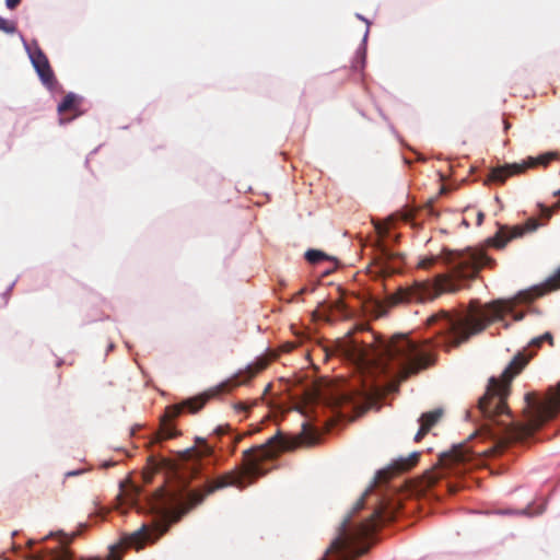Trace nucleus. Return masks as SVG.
<instances>
[{
  "instance_id": "obj_14",
  "label": "nucleus",
  "mask_w": 560,
  "mask_h": 560,
  "mask_svg": "<svg viewBox=\"0 0 560 560\" xmlns=\"http://www.w3.org/2000/svg\"><path fill=\"white\" fill-rule=\"evenodd\" d=\"M441 416V409H435L433 411L422 413L418 420L420 422V428L415 436V440L420 441V439L424 436V434L438 422Z\"/></svg>"
},
{
  "instance_id": "obj_9",
  "label": "nucleus",
  "mask_w": 560,
  "mask_h": 560,
  "mask_svg": "<svg viewBox=\"0 0 560 560\" xmlns=\"http://www.w3.org/2000/svg\"><path fill=\"white\" fill-rule=\"evenodd\" d=\"M372 395V390H345L336 389L329 396H322L320 399L331 409L340 408L343 405H350L353 408H360L361 405L366 402Z\"/></svg>"
},
{
  "instance_id": "obj_16",
  "label": "nucleus",
  "mask_w": 560,
  "mask_h": 560,
  "mask_svg": "<svg viewBox=\"0 0 560 560\" xmlns=\"http://www.w3.org/2000/svg\"><path fill=\"white\" fill-rule=\"evenodd\" d=\"M212 450L209 445L202 441V447L199 450H190L189 453V460L187 463V469L190 470L192 475H197L199 470V464L198 459L203 456H209L211 454Z\"/></svg>"
},
{
  "instance_id": "obj_34",
  "label": "nucleus",
  "mask_w": 560,
  "mask_h": 560,
  "mask_svg": "<svg viewBox=\"0 0 560 560\" xmlns=\"http://www.w3.org/2000/svg\"><path fill=\"white\" fill-rule=\"evenodd\" d=\"M72 537H74V534H71V537L68 535V538H69L68 542L71 540Z\"/></svg>"
},
{
  "instance_id": "obj_28",
  "label": "nucleus",
  "mask_w": 560,
  "mask_h": 560,
  "mask_svg": "<svg viewBox=\"0 0 560 560\" xmlns=\"http://www.w3.org/2000/svg\"><path fill=\"white\" fill-rule=\"evenodd\" d=\"M539 339L541 341H549L550 343H552V335L550 332L542 334L541 336H539Z\"/></svg>"
},
{
  "instance_id": "obj_5",
  "label": "nucleus",
  "mask_w": 560,
  "mask_h": 560,
  "mask_svg": "<svg viewBox=\"0 0 560 560\" xmlns=\"http://www.w3.org/2000/svg\"><path fill=\"white\" fill-rule=\"evenodd\" d=\"M442 259L450 268L448 276H439L435 280L415 281L412 285L400 287L392 298L393 303H424L443 292H456L460 288L456 281L472 279L480 268L492 264L482 249L474 248L464 252L444 250Z\"/></svg>"
},
{
  "instance_id": "obj_21",
  "label": "nucleus",
  "mask_w": 560,
  "mask_h": 560,
  "mask_svg": "<svg viewBox=\"0 0 560 560\" xmlns=\"http://www.w3.org/2000/svg\"><path fill=\"white\" fill-rule=\"evenodd\" d=\"M544 510H545V506L540 505L537 510H532L530 506H527L520 511L504 510V511H500L499 513L500 514H522V515H527V516H534V515L541 514L544 512Z\"/></svg>"
},
{
  "instance_id": "obj_13",
  "label": "nucleus",
  "mask_w": 560,
  "mask_h": 560,
  "mask_svg": "<svg viewBox=\"0 0 560 560\" xmlns=\"http://www.w3.org/2000/svg\"><path fill=\"white\" fill-rule=\"evenodd\" d=\"M256 371L248 366L245 371H240L237 374L221 382L219 385L210 390V396L219 395L220 393L228 392L231 388L245 384L249 378L255 375Z\"/></svg>"
},
{
  "instance_id": "obj_31",
  "label": "nucleus",
  "mask_w": 560,
  "mask_h": 560,
  "mask_svg": "<svg viewBox=\"0 0 560 560\" xmlns=\"http://www.w3.org/2000/svg\"><path fill=\"white\" fill-rule=\"evenodd\" d=\"M215 432H217L218 434H222V433H223V430H222V428H221V427H219V428H217V429H215Z\"/></svg>"
},
{
  "instance_id": "obj_17",
  "label": "nucleus",
  "mask_w": 560,
  "mask_h": 560,
  "mask_svg": "<svg viewBox=\"0 0 560 560\" xmlns=\"http://www.w3.org/2000/svg\"><path fill=\"white\" fill-rule=\"evenodd\" d=\"M357 18L359 20L365 22L366 26H370V21L368 19H365L364 16H362L359 13L357 14ZM368 36H369V27H366L363 39H362V44L357 50L355 60L352 66L354 70H362L364 68L365 57H366L365 44L368 40Z\"/></svg>"
},
{
  "instance_id": "obj_23",
  "label": "nucleus",
  "mask_w": 560,
  "mask_h": 560,
  "mask_svg": "<svg viewBox=\"0 0 560 560\" xmlns=\"http://www.w3.org/2000/svg\"><path fill=\"white\" fill-rule=\"evenodd\" d=\"M537 207L542 217H545L546 219H550L552 215V209L560 208V202L555 203V206L552 208H550L544 203H537Z\"/></svg>"
},
{
  "instance_id": "obj_10",
  "label": "nucleus",
  "mask_w": 560,
  "mask_h": 560,
  "mask_svg": "<svg viewBox=\"0 0 560 560\" xmlns=\"http://www.w3.org/2000/svg\"><path fill=\"white\" fill-rule=\"evenodd\" d=\"M23 43L24 48L30 57V60L34 69L36 70L40 81L46 88L52 90L54 85L57 84V81L49 66L47 57L36 44L32 46L25 40H23Z\"/></svg>"
},
{
  "instance_id": "obj_6",
  "label": "nucleus",
  "mask_w": 560,
  "mask_h": 560,
  "mask_svg": "<svg viewBox=\"0 0 560 560\" xmlns=\"http://www.w3.org/2000/svg\"><path fill=\"white\" fill-rule=\"evenodd\" d=\"M288 442L277 433L269 438L268 441L253 450L244 452V466L238 470L231 471L217 481L207 486L206 494L212 493L218 489L228 486H234L244 489L247 485L254 482L258 477L264 476L267 470L261 467V463L266 459L275 457L279 452L287 450Z\"/></svg>"
},
{
  "instance_id": "obj_25",
  "label": "nucleus",
  "mask_w": 560,
  "mask_h": 560,
  "mask_svg": "<svg viewBox=\"0 0 560 560\" xmlns=\"http://www.w3.org/2000/svg\"><path fill=\"white\" fill-rule=\"evenodd\" d=\"M249 405L244 401H238L234 405V409L237 413H246L249 410Z\"/></svg>"
},
{
  "instance_id": "obj_1",
  "label": "nucleus",
  "mask_w": 560,
  "mask_h": 560,
  "mask_svg": "<svg viewBox=\"0 0 560 560\" xmlns=\"http://www.w3.org/2000/svg\"><path fill=\"white\" fill-rule=\"evenodd\" d=\"M544 341L539 336L533 338L523 352H518L501 373L500 377H490L486 393L478 399L474 411L483 422L479 434L493 442L492 451L500 452L513 442L529 439L544 423L560 412V382L549 387L546 394L528 393L525 395L526 407L523 419L517 421L505 405L512 378L524 368Z\"/></svg>"
},
{
  "instance_id": "obj_7",
  "label": "nucleus",
  "mask_w": 560,
  "mask_h": 560,
  "mask_svg": "<svg viewBox=\"0 0 560 560\" xmlns=\"http://www.w3.org/2000/svg\"><path fill=\"white\" fill-rule=\"evenodd\" d=\"M180 478L184 483L182 492L161 490L152 503V509L161 518H163V521H176L178 518L176 516L177 510L183 505L186 499L192 500L194 504L200 503L203 499V497L197 498V493L194 491L185 489V474H183Z\"/></svg>"
},
{
  "instance_id": "obj_2",
  "label": "nucleus",
  "mask_w": 560,
  "mask_h": 560,
  "mask_svg": "<svg viewBox=\"0 0 560 560\" xmlns=\"http://www.w3.org/2000/svg\"><path fill=\"white\" fill-rule=\"evenodd\" d=\"M419 453L395 459L388 467L376 472L373 485L357 501L352 511L338 527L325 556L319 560H351L365 552V541L377 527L395 517L396 506L382 492V486L399 472L408 470L418 460Z\"/></svg>"
},
{
  "instance_id": "obj_36",
  "label": "nucleus",
  "mask_w": 560,
  "mask_h": 560,
  "mask_svg": "<svg viewBox=\"0 0 560 560\" xmlns=\"http://www.w3.org/2000/svg\"><path fill=\"white\" fill-rule=\"evenodd\" d=\"M481 219H482V214H479V217H478L479 222L481 221Z\"/></svg>"
},
{
  "instance_id": "obj_4",
  "label": "nucleus",
  "mask_w": 560,
  "mask_h": 560,
  "mask_svg": "<svg viewBox=\"0 0 560 560\" xmlns=\"http://www.w3.org/2000/svg\"><path fill=\"white\" fill-rule=\"evenodd\" d=\"M560 288V267L542 285L536 287L532 292L521 291L516 296L508 300H495L483 306L471 303L465 311H440L429 317L428 323L435 329L436 346L456 347L485 329L497 320H503L505 315H512L514 320H521L524 313L515 312L516 304L528 302L536 296Z\"/></svg>"
},
{
  "instance_id": "obj_12",
  "label": "nucleus",
  "mask_w": 560,
  "mask_h": 560,
  "mask_svg": "<svg viewBox=\"0 0 560 560\" xmlns=\"http://www.w3.org/2000/svg\"><path fill=\"white\" fill-rule=\"evenodd\" d=\"M538 226L539 222L534 218L528 219L524 225H500L495 235L489 240V243L497 248H503L510 241L522 237L526 233H532Z\"/></svg>"
},
{
  "instance_id": "obj_35",
  "label": "nucleus",
  "mask_w": 560,
  "mask_h": 560,
  "mask_svg": "<svg viewBox=\"0 0 560 560\" xmlns=\"http://www.w3.org/2000/svg\"><path fill=\"white\" fill-rule=\"evenodd\" d=\"M66 120L63 118H60V124H65Z\"/></svg>"
},
{
  "instance_id": "obj_22",
  "label": "nucleus",
  "mask_w": 560,
  "mask_h": 560,
  "mask_svg": "<svg viewBox=\"0 0 560 560\" xmlns=\"http://www.w3.org/2000/svg\"><path fill=\"white\" fill-rule=\"evenodd\" d=\"M0 31L7 34H14L16 32V26L14 22H10L4 18L0 16Z\"/></svg>"
},
{
  "instance_id": "obj_19",
  "label": "nucleus",
  "mask_w": 560,
  "mask_h": 560,
  "mask_svg": "<svg viewBox=\"0 0 560 560\" xmlns=\"http://www.w3.org/2000/svg\"><path fill=\"white\" fill-rule=\"evenodd\" d=\"M77 101H78V96L74 93H72V92L68 93L65 96V98L62 100V102L58 105L59 114H62L63 112H67V110L75 109Z\"/></svg>"
},
{
  "instance_id": "obj_11",
  "label": "nucleus",
  "mask_w": 560,
  "mask_h": 560,
  "mask_svg": "<svg viewBox=\"0 0 560 560\" xmlns=\"http://www.w3.org/2000/svg\"><path fill=\"white\" fill-rule=\"evenodd\" d=\"M209 396H200L186 399L180 405H174L166 408V417L167 419H163L161 435L162 439H172L176 435V430L171 423L170 419L177 417L184 408L189 409L190 412L199 411L203 405L206 404Z\"/></svg>"
},
{
  "instance_id": "obj_27",
  "label": "nucleus",
  "mask_w": 560,
  "mask_h": 560,
  "mask_svg": "<svg viewBox=\"0 0 560 560\" xmlns=\"http://www.w3.org/2000/svg\"><path fill=\"white\" fill-rule=\"evenodd\" d=\"M20 2H21V0H5V4H7L8 9H10V10L16 8Z\"/></svg>"
},
{
  "instance_id": "obj_38",
  "label": "nucleus",
  "mask_w": 560,
  "mask_h": 560,
  "mask_svg": "<svg viewBox=\"0 0 560 560\" xmlns=\"http://www.w3.org/2000/svg\"><path fill=\"white\" fill-rule=\"evenodd\" d=\"M559 194H560V189L555 192V195H559Z\"/></svg>"
},
{
  "instance_id": "obj_20",
  "label": "nucleus",
  "mask_w": 560,
  "mask_h": 560,
  "mask_svg": "<svg viewBox=\"0 0 560 560\" xmlns=\"http://www.w3.org/2000/svg\"><path fill=\"white\" fill-rule=\"evenodd\" d=\"M304 257L312 265H317V264L322 262L323 260L329 259V257L324 252H322L319 249H308L304 254Z\"/></svg>"
},
{
  "instance_id": "obj_32",
  "label": "nucleus",
  "mask_w": 560,
  "mask_h": 560,
  "mask_svg": "<svg viewBox=\"0 0 560 560\" xmlns=\"http://www.w3.org/2000/svg\"><path fill=\"white\" fill-rule=\"evenodd\" d=\"M306 291L305 288L301 289V291L299 292V294H303L304 292Z\"/></svg>"
},
{
  "instance_id": "obj_26",
  "label": "nucleus",
  "mask_w": 560,
  "mask_h": 560,
  "mask_svg": "<svg viewBox=\"0 0 560 560\" xmlns=\"http://www.w3.org/2000/svg\"><path fill=\"white\" fill-rule=\"evenodd\" d=\"M435 261V258L434 257H425V258H422L420 261H419V267L420 268H423V269H427L429 268L430 266H432Z\"/></svg>"
},
{
  "instance_id": "obj_18",
  "label": "nucleus",
  "mask_w": 560,
  "mask_h": 560,
  "mask_svg": "<svg viewBox=\"0 0 560 560\" xmlns=\"http://www.w3.org/2000/svg\"><path fill=\"white\" fill-rule=\"evenodd\" d=\"M381 258L383 260L382 272L386 275L396 272L397 268L390 265V261L395 258V254L393 252L383 246L381 248Z\"/></svg>"
},
{
  "instance_id": "obj_3",
  "label": "nucleus",
  "mask_w": 560,
  "mask_h": 560,
  "mask_svg": "<svg viewBox=\"0 0 560 560\" xmlns=\"http://www.w3.org/2000/svg\"><path fill=\"white\" fill-rule=\"evenodd\" d=\"M369 340L347 337L341 342L343 354L360 369L389 380H405L432 362L430 351L405 335L390 340L368 331Z\"/></svg>"
},
{
  "instance_id": "obj_33",
  "label": "nucleus",
  "mask_w": 560,
  "mask_h": 560,
  "mask_svg": "<svg viewBox=\"0 0 560 560\" xmlns=\"http://www.w3.org/2000/svg\"><path fill=\"white\" fill-rule=\"evenodd\" d=\"M110 465H112V463H105L104 467H109Z\"/></svg>"
},
{
  "instance_id": "obj_8",
  "label": "nucleus",
  "mask_w": 560,
  "mask_h": 560,
  "mask_svg": "<svg viewBox=\"0 0 560 560\" xmlns=\"http://www.w3.org/2000/svg\"><path fill=\"white\" fill-rule=\"evenodd\" d=\"M557 156L558 154L556 152H547L538 158H529L528 162L524 164L513 163L498 166L490 172L489 178L492 182L502 184L509 176L522 173L526 167H533L536 165L547 166Z\"/></svg>"
},
{
  "instance_id": "obj_24",
  "label": "nucleus",
  "mask_w": 560,
  "mask_h": 560,
  "mask_svg": "<svg viewBox=\"0 0 560 560\" xmlns=\"http://www.w3.org/2000/svg\"><path fill=\"white\" fill-rule=\"evenodd\" d=\"M57 537L62 544H67L69 538H68V534H66L65 532L62 530H59V532H50V534L46 537Z\"/></svg>"
},
{
  "instance_id": "obj_37",
  "label": "nucleus",
  "mask_w": 560,
  "mask_h": 560,
  "mask_svg": "<svg viewBox=\"0 0 560 560\" xmlns=\"http://www.w3.org/2000/svg\"><path fill=\"white\" fill-rule=\"evenodd\" d=\"M113 348H114V345H113V343H110V345H109V350H113Z\"/></svg>"
},
{
  "instance_id": "obj_30",
  "label": "nucleus",
  "mask_w": 560,
  "mask_h": 560,
  "mask_svg": "<svg viewBox=\"0 0 560 560\" xmlns=\"http://www.w3.org/2000/svg\"><path fill=\"white\" fill-rule=\"evenodd\" d=\"M14 284H15V282H13V283L8 288V290H7L5 294H8V293L13 289Z\"/></svg>"
},
{
  "instance_id": "obj_29",
  "label": "nucleus",
  "mask_w": 560,
  "mask_h": 560,
  "mask_svg": "<svg viewBox=\"0 0 560 560\" xmlns=\"http://www.w3.org/2000/svg\"><path fill=\"white\" fill-rule=\"evenodd\" d=\"M84 470L83 469H78V470H71V471H68L66 474L67 477H72V476H78L80 474H82Z\"/></svg>"
},
{
  "instance_id": "obj_15",
  "label": "nucleus",
  "mask_w": 560,
  "mask_h": 560,
  "mask_svg": "<svg viewBox=\"0 0 560 560\" xmlns=\"http://www.w3.org/2000/svg\"><path fill=\"white\" fill-rule=\"evenodd\" d=\"M466 459L467 454L463 446H454L450 452L440 455V463L445 467H451L455 464L463 463Z\"/></svg>"
}]
</instances>
